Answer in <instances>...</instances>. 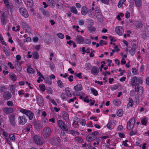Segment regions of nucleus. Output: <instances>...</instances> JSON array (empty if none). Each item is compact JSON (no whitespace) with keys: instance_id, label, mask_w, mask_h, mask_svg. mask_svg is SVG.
Returning <instances> with one entry per match:
<instances>
[{"instance_id":"9d476101","label":"nucleus","mask_w":149,"mask_h":149,"mask_svg":"<svg viewBox=\"0 0 149 149\" xmlns=\"http://www.w3.org/2000/svg\"><path fill=\"white\" fill-rule=\"evenodd\" d=\"M115 31L120 36H121L123 33V30L120 26H118L116 28Z\"/></svg>"},{"instance_id":"ea45409f","label":"nucleus","mask_w":149,"mask_h":149,"mask_svg":"<svg viewBox=\"0 0 149 149\" xmlns=\"http://www.w3.org/2000/svg\"><path fill=\"white\" fill-rule=\"evenodd\" d=\"M120 100L118 99H116L113 101V104L116 106H118L120 104Z\"/></svg>"},{"instance_id":"09e8293b","label":"nucleus","mask_w":149,"mask_h":149,"mask_svg":"<svg viewBox=\"0 0 149 149\" xmlns=\"http://www.w3.org/2000/svg\"><path fill=\"white\" fill-rule=\"evenodd\" d=\"M125 1V0H120L118 6L119 8L121 7L123 5L124 2Z\"/></svg>"},{"instance_id":"412c9836","label":"nucleus","mask_w":149,"mask_h":149,"mask_svg":"<svg viewBox=\"0 0 149 149\" xmlns=\"http://www.w3.org/2000/svg\"><path fill=\"white\" fill-rule=\"evenodd\" d=\"M139 89H140V90H141V93H142L143 92V88L142 87H140L139 84H136L135 86V91L136 92H138Z\"/></svg>"},{"instance_id":"58836bf2","label":"nucleus","mask_w":149,"mask_h":149,"mask_svg":"<svg viewBox=\"0 0 149 149\" xmlns=\"http://www.w3.org/2000/svg\"><path fill=\"white\" fill-rule=\"evenodd\" d=\"M32 129V125H29L25 128L24 129L26 130V131L29 132L30 130H31Z\"/></svg>"},{"instance_id":"79ce46f5","label":"nucleus","mask_w":149,"mask_h":149,"mask_svg":"<svg viewBox=\"0 0 149 149\" xmlns=\"http://www.w3.org/2000/svg\"><path fill=\"white\" fill-rule=\"evenodd\" d=\"M136 5L139 7L141 5V0H134Z\"/></svg>"},{"instance_id":"6e6d98bb","label":"nucleus","mask_w":149,"mask_h":149,"mask_svg":"<svg viewBox=\"0 0 149 149\" xmlns=\"http://www.w3.org/2000/svg\"><path fill=\"white\" fill-rule=\"evenodd\" d=\"M143 26L142 23L141 22H138L136 25V27L137 28H141Z\"/></svg>"},{"instance_id":"5fc2aeb1","label":"nucleus","mask_w":149,"mask_h":149,"mask_svg":"<svg viewBox=\"0 0 149 149\" xmlns=\"http://www.w3.org/2000/svg\"><path fill=\"white\" fill-rule=\"evenodd\" d=\"M57 36L61 39H63L64 38V35L61 33H58L57 34Z\"/></svg>"},{"instance_id":"1a4fd4ad","label":"nucleus","mask_w":149,"mask_h":149,"mask_svg":"<svg viewBox=\"0 0 149 149\" xmlns=\"http://www.w3.org/2000/svg\"><path fill=\"white\" fill-rule=\"evenodd\" d=\"M136 44H133L132 45V47L131 49H129V47H128L127 49V50L129 51L130 53L132 56H133L135 53V51L136 49Z\"/></svg>"},{"instance_id":"f8f14e48","label":"nucleus","mask_w":149,"mask_h":149,"mask_svg":"<svg viewBox=\"0 0 149 149\" xmlns=\"http://www.w3.org/2000/svg\"><path fill=\"white\" fill-rule=\"evenodd\" d=\"M56 6L57 7V8L61 9L63 10L64 9V7L63 6V3L62 1H56Z\"/></svg>"},{"instance_id":"423d86ee","label":"nucleus","mask_w":149,"mask_h":149,"mask_svg":"<svg viewBox=\"0 0 149 149\" xmlns=\"http://www.w3.org/2000/svg\"><path fill=\"white\" fill-rule=\"evenodd\" d=\"M135 122V118L134 117L132 118L127 123V129H130L132 128L134 126Z\"/></svg>"},{"instance_id":"72a5a7b5","label":"nucleus","mask_w":149,"mask_h":149,"mask_svg":"<svg viewBox=\"0 0 149 149\" xmlns=\"http://www.w3.org/2000/svg\"><path fill=\"white\" fill-rule=\"evenodd\" d=\"M5 5L7 8H10L11 6L8 0H6L4 1Z\"/></svg>"},{"instance_id":"5701e85b","label":"nucleus","mask_w":149,"mask_h":149,"mask_svg":"<svg viewBox=\"0 0 149 149\" xmlns=\"http://www.w3.org/2000/svg\"><path fill=\"white\" fill-rule=\"evenodd\" d=\"M88 10L86 7L85 6H83L81 8V14L84 15H86L87 13Z\"/></svg>"},{"instance_id":"4468645a","label":"nucleus","mask_w":149,"mask_h":149,"mask_svg":"<svg viewBox=\"0 0 149 149\" xmlns=\"http://www.w3.org/2000/svg\"><path fill=\"white\" fill-rule=\"evenodd\" d=\"M19 123L20 125H24L26 122L27 120L24 116H19L18 118Z\"/></svg>"},{"instance_id":"ddd939ff","label":"nucleus","mask_w":149,"mask_h":149,"mask_svg":"<svg viewBox=\"0 0 149 149\" xmlns=\"http://www.w3.org/2000/svg\"><path fill=\"white\" fill-rule=\"evenodd\" d=\"M3 111L6 114H9L13 112V109L11 107H5L3 108Z\"/></svg>"},{"instance_id":"a18cd8bd","label":"nucleus","mask_w":149,"mask_h":149,"mask_svg":"<svg viewBox=\"0 0 149 149\" xmlns=\"http://www.w3.org/2000/svg\"><path fill=\"white\" fill-rule=\"evenodd\" d=\"M71 11L74 14H77V11L76 8L75 7H72L70 8Z\"/></svg>"},{"instance_id":"6e6552de","label":"nucleus","mask_w":149,"mask_h":149,"mask_svg":"<svg viewBox=\"0 0 149 149\" xmlns=\"http://www.w3.org/2000/svg\"><path fill=\"white\" fill-rule=\"evenodd\" d=\"M37 101L38 104L40 106H42L44 103V101L42 96L38 95L37 96Z\"/></svg>"},{"instance_id":"13d9d810","label":"nucleus","mask_w":149,"mask_h":149,"mask_svg":"<svg viewBox=\"0 0 149 149\" xmlns=\"http://www.w3.org/2000/svg\"><path fill=\"white\" fill-rule=\"evenodd\" d=\"M91 67V65L90 63H87L85 65V68L87 70L90 69Z\"/></svg>"},{"instance_id":"864d4df0","label":"nucleus","mask_w":149,"mask_h":149,"mask_svg":"<svg viewBox=\"0 0 149 149\" xmlns=\"http://www.w3.org/2000/svg\"><path fill=\"white\" fill-rule=\"evenodd\" d=\"M27 72L28 73L33 74L34 73V72L33 69L31 68H28L27 69Z\"/></svg>"},{"instance_id":"37998d69","label":"nucleus","mask_w":149,"mask_h":149,"mask_svg":"<svg viewBox=\"0 0 149 149\" xmlns=\"http://www.w3.org/2000/svg\"><path fill=\"white\" fill-rule=\"evenodd\" d=\"M147 119L146 118L142 119L141 120V123L143 125H146L147 123Z\"/></svg>"},{"instance_id":"4be33fe9","label":"nucleus","mask_w":149,"mask_h":149,"mask_svg":"<svg viewBox=\"0 0 149 149\" xmlns=\"http://www.w3.org/2000/svg\"><path fill=\"white\" fill-rule=\"evenodd\" d=\"M46 1L48 4L49 6L51 8H53L54 7L55 3H54V0H46Z\"/></svg>"},{"instance_id":"0e129e2a","label":"nucleus","mask_w":149,"mask_h":149,"mask_svg":"<svg viewBox=\"0 0 149 149\" xmlns=\"http://www.w3.org/2000/svg\"><path fill=\"white\" fill-rule=\"evenodd\" d=\"M46 83L51 85L52 84L51 78H47V79L46 80Z\"/></svg>"},{"instance_id":"bf43d9fd","label":"nucleus","mask_w":149,"mask_h":149,"mask_svg":"<svg viewBox=\"0 0 149 149\" xmlns=\"http://www.w3.org/2000/svg\"><path fill=\"white\" fill-rule=\"evenodd\" d=\"M3 135L5 136V139L6 140L9 139V136H8V135L6 132H3Z\"/></svg>"},{"instance_id":"f3484780","label":"nucleus","mask_w":149,"mask_h":149,"mask_svg":"<svg viewBox=\"0 0 149 149\" xmlns=\"http://www.w3.org/2000/svg\"><path fill=\"white\" fill-rule=\"evenodd\" d=\"M62 116L64 120L66 122H68L69 121L68 114L65 111H63L62 112Z\"/></svg>"},{"instance_id":"c03bdc74","label":"nucleus","mask_w":149,"mask_h":149,"mask_svg":"<svg viewBox=\"0 0 149 149\" xmlns=\"http://www.w3.org/2000/svg\"><path fill=\"white\" fill-rule=\"evenodd\" d=\"M91 91L93 93V94L95 96H96L98 95V93L97 91L95 88H91Z\"/></svg>"},{"instance_id":"774afa93","label":"nucleus","mask_w":149,"mask_h":149,"mask_svg":"<svg viewBox=\"0 0 149 149\" xmlns=\"http://www.w3.org/2000/svg\"><path fill=\"white\" fill-rule=\"evenodd\" d=\"M8 64L11 69H14L15 67L14 66H13V64L11 63V62H8Z\"/></svg>"},{"instance_id":"c85d7f7f","label":"nucleus","mask_w":149,"mask_h":149,"mask_svg":"<svg viewBox=\"0 0 149 149\" xmlns=\"http://www.w3.org/2000/svg\"><path fill=\"white\" fill-rule=\"evenodd\" d=\"M33 125L37 130H40L41 128V125L39 123L35 122L33 123Z\"/></svg>"},{"instance_id":"20e7f679","label":"nucleus","mask_w":149,"mask_h":149,"mask_svg":"<svg viewBox=\"0 0 149 149\" xmlns=\"http://www.w3.org/2000/svg\"><path fill=\"white\" fill-rule=\"evenodd\" d=\"M51 132V130L49 127H45L43 130V135L45 138H47L49 136Z\"/></svg>"},{"instance_id":"49530a36","label":"nucleus","mask_w":149,"mask_h":149,"mask_svg":"<svg viewBox=\"0 0 149 149\" xmlns=\"http://www.w3.org/2000/svg\"><path fill=\"white\" fill-rule=\"evenodd\" d=\"M33 58L35 59H38L39 57L38 53L37 52H34L33 54Z\"/></svg>"},{"instance_id":"4c0bfd02","label":"nucleus","mask_w":149,"mask_h":149,"mask_svg":"<svg viewBox=\"0 0 149 149\" xmlns=\"http://www.w3.org/2000/svg\"><path fill=\"white\" fill-rule=\"evenodd\" d=\"M75 140L78 142L81 143L83 141V139L80 137H76L75 138Z\"/></svg>"},{"instance_id":"4d7b16f0","label":"nucleus","mask_w":149,"mask_h":149,"mask_svg":"<svg viewBox=\"0 0 149 149\" xmlns=\"http://www.w3.org/2000/svg\"><path fill=\"white\" fill-rule=\"evenodd\" d=\"M112 91L117 89L118 88V86L116 85H113L110 87Z\"/></svg>"},{"instance_id":"a19ab883","label":"nucleus","mask_w":149,"mask_h":149,"mask_svg":"<svg viewBox=\"0 0 149 149\" xmlns=\"http://www.w3.org/2000/svg\"><path fill=\"white\" fill-rule=\"evenodd\" d=\"M39 87L40 90L43 92H44L45 91L46 89L45 86L43 84H40L39 85Z\"/></svg>"},{"instance_id":"dca6fc26","label":"nucleus","mask_w":149,"mask_h":149,"mask_svg":"<svg viewBox=\"0 0 149 149\" xmlns=\"http://www.w3.org/2000/svg\"><path fill=\"white\" fill-rule=\"evenodd\" d=\"M11 96V93L8 91L5 92L3 95V97L4 99L6 100H8L10 98Z\"/></svg>"},{"instance_id":"338daca9","label":"nucleus","mask_w":149,"mask_h":149,"mask_svg":"<svg viewBox=\"0 0 149 149\" xmlns=\"http://www.w3.org/2000/svg\"><path fill=\"white\" fill-rule=\"evenodd\" d=\"M137 132L136 131H132L130 132V135L131 136L135 135L136 134Z\"/></svg>"},{"instance_id":"c9c22d12","label":"nucleus","mask_w":149,"mask_h":149,"mask_svg":"<svg viewBox=\"0 0 149 149\" xmlns=\"http://www.w3.org/2000/svg\"><path fill=\"white\" fill-rule=\"evenodd\" d=\"M3 50L6 54L7 56H10L12 54L5 47H3Z\"/></svg>"},{"instance_id":"6ab92c4d","label":"nucleus","mask_w":149,"mask_h":149,"mask_svg":"<svg viewBox=\"0 0 149 149\" xmlns=\"http://www.w3.org/2000/svg\"><path fill=\"white\" fill-rule=\"evenodd\" d=\"M96 138V136L92 135V134L88 136L86 138V139L88 141H91L95 139Z\"/></svg>"},{"instance_id":"2f4dec72","label":"nucleus","mask_w":149,"mask_h":149,"mask_svg":"<svg viewBox=\"0 0 149 149\" xmlns=\"http://www.w3.org/2000/svg\"><path fill=\"white\" fill-rule=\"evenodd\" d=\"M11 79L13 81H15L17 79L16 75L13 73H11L9 74Z\"/></svg>"},{"instance_id":"e433bc0d","label":"nucleus","mask_w":149,"mask_h":149,"mask_svg":"<svg viewBox=\"0 0 149 149\" xmlns=\"http://www.w3.org/2000/svg\"><path fill=\"white\" fill-rule=\"evenodd\" d=\"M15 68L17 71H21L22 70V68L21 67L20 65H18V63H16L15 65Z\"/></svg>"},{"instance_id":"7c9ffc66","label":"nucleus","mask_w":149,"mask_h":149,"mask_svg":"<svg viewBox=\"0 0 149 149\" xmlns=\"http://www.w3.org/2000/svg\"><path fill=\"white\" fill-rule=\"evenodd\" d=\"M42 12V14L46 17H49L50 14L48 11L45 9H42L41 10Z\"/></svg>"},{"instance_id":"052dcab7","label":"nucleus","mask_w":149,"mask_h":149,"mask_svg":"<svg viewBox=\"0 0 149 149\" xmlns=\"http://www.w3.org/2000/svg\"><path fill=\"white\" fill-rule=\"evenodd\" d=\"M107 45V43L106 42L104 41L103 40H101L100 42V46H103V45Z\"/></svg>"},{"instance_id":"7ed1b4c3","label":"nucleus","mask_w":149,"mask_h":149,"mask_svg":"<svg viewBox=\"0 0 149 149\" xmlns=\"http://www.w3.org/2000/svg\"><path fill=\"white\" fill-rule=\"evenodd\" d=\"M19 10L20 14L25 18H26L29 17V15L28 11L24 7H20Z\"/></svg>"},{"instance_id":"b1692460","label":"nucleus","mask_w":149,"mask_h":149,"mask_svg":"<svg viewBox=\"0 0 149 149\" xmlns=\"http://www.w3.org/2000/svg\"><path fill=\"white\" fill-rule=\"evenodd\" d=\"M87 14L91 18H93L95 16V14L94 13V11L91 10H88Z\"/></svg>"},{"instance_id":"473e14b6","label":"nucleus","mask_w":149,"mask_h":149,"mask_svg":"<svg viewBox=\"0 0 149 149\" xmlns=\"http://www.w3.org/2000/svg\"><path fill=\"white\" fill-rule=\"evenodd\" d=\"M129 102L127 106V107H129L130 106L132 107L133 105V99L131 98H129Z\"/></svg>"},{"instance_id":"aec40b11","label":"nucleus","mask_w":149,"mask_h":149,"mask_svg":"<svg viewBox=\"0 0 149 149\" xmlns=\"http://www.w3.org/2000/svg\"><path fill=\"white\" fill-rule=\"evenodd\" d=\"M96 15L97 19L100 22H102L103 21V16L102 13H97Z\"/></svg>"},{"instance_id":"f03ea898","label":"nucleus","mask_w":149,"mask_h":149,"mask_svg":"<svg viewBox=\"0 0 149 149\" xmlns=\"http://www.w3.org/2000/svg\"><path fill=\"white\" fill-rule=\"evenodd\" d=\"M58 124L59 127L63 131L68 132V129L67 126L62 120H59L58 121Z\"/></svg>"},{"instance_id":"cd10ccee","label":"nucleus","mask_w":149,"mask_h":149,"mask_svg":"<svg viewBox=\"0 0 149 149\" xmlns=\"http://www.w3.org/2000/svg\"><path fill=\"white\" fill-rule=\"evenodd\" d=\"M76 120H77L83 126H85L86 124V121L83 119H80L78 118L77 117H76Z\"/></svg>"},{"instance_id":"69168bd1","label":"nucleus","mask_w":149,"mask_h":149,"mask_svg":"<svg viewBox=\"0 0 149 149\" xmlns=\"http://www.w3.org/2000/svg\"><path fill=\"white\" fill-rule=\"evenodd\" d=\"M16 59L17 60L16 63H18V62L21 59V57L19 55H18L16 56Z\"/></svg>"},{"instance_id":"de8ad7c7","label":"nucleus","mask_w":149,"mask_h":149,"mask_svg":"<svg viewBox=\"0 0 149 149\" xmlns=\"http://www.w3.org/2000/svg\"><path fill=\"white\" fill-rule=\"evenodd\" d=\"M95 14L96 15L97 13H101V10L97 6L95 7Z\"/></svg>"},{"instance_id":"f257e3e1","label":"nucleus","mask_w":149,"mask_h":149,"mask_svg":"<svg viewBox=\"0 0 149 149\" xmlns=\"http://www.w3.org/2000/svg\"><path fill=\"white\" fill-rule=\"evenodd\" d=\"M20 111L22 113L25 114L28 117L29 120H31L32 119L33 117V113L32 112L24 109H21Z\"/></svg>"},{"instance_id":"3c124183","label":"nucleus","mask_w":149,"mask_h":149,"mask_svg":"<svg viewBox=\"0 0 149 149\" xmlns=\"http://www.w3.org/2000/svg\"><path fill=\"white\" fill-rule=\"evenodd\" d=\"M9 137L10 140H12L13 141L15 140V137L13 134H10L9 135Z\"/></svg>"},{"instance_id":"a211bd4d","label":"nucleus","mask_w":149,"mask_h":149,"mask_svg":"<svg viewBox=\"0 0 149 149\" xmlns=\"http://www.w3.org/2000/svg\"><path fill=\"white\" fill-rule=\"evenodd\" d=\"M84 40V38L81 36H77L76 37V40L77 42L80 44Z\"/></svg>"},{"instance_id":"8fccbe9b","label":"nucleus","mask_w":149,"mask_h":149,"mask_svg":"<svg viewBox=\"0 0 149 149\" xmlns=\"http://www.w3.org/2000/svg\"><path fill=\"white\" fill-rule=\"evenodd\" d=\"M57 83L58 86L61 88L63 87V85L62 81L60 80H58L57 81Z\"/></svg>"},{"instance_id":"c756f323","label":"nucleus","mask_w":149,"mask_h":149,"mask_svg":"<svg viewBox=\"0 0 149 149\" xmlns=\"http://www.w3.org/2000/svg\"><path fill=\"white\" fill-rule=\"evenodd\" d=\"M141 37L143 39H145L147 37L149 36L148 34H147L146 31L145 30L143 31L141 34Z\"/></svg>"},{"instance_id":"603ef678","label":"nucleus","mask_w":149,"mask_h":149,"mask_svg":"<svg viewBox=\"0 0 149 149\" xmlns=\"http://www.w3.org/2000/svg\"><path fill=\"white\" fill-rule=\"evenodd\" d=\"M123 111L122 110L120 109L118 110L117 112V115L119 117L122 116L123 115Z\"/></svg>"},{"instance_id":"680f3d73","label":"nucleus","mask_w":149,"mask_h":149,"mask_svg":"<svg viewBox=\"0 0 149 149\" xmlns=\"http://www.w3.org/2000/svg\"><path fill=\"white\" fill-rule=\"evenodd\" d=\"M137 80V79L136 77H133L131 81V83H135Z\"/></svg>"},{"instance_id":"39448f33","label":"nucleus","mask_w":149,"mask_h":149,"mask_svg":"<svg viewBox=\"0 0 149 149\" xmlns=\"http://www.w3.org/2000/svg\"><path fill=\"white\" fill-rule=\"evenodd\" d=\"M33 139L35 143L38 145H41L43 143V141L41 139V137L39 136H35L33 137Z\"/></svg>"},{"instance_id":"393cba45","label":"nucleus","mask_w":149,"mask_h":149,"mask_svg":"<svg viewBox=\"0 0 149 149\" xmlns=\"http://www.w3.org/2000/svg\"><path fill=\"white\" fill-rule=\"evenodd\" d=\"M22 28L24 30H28L29 31L30 29L29 26L27 24L24 22H22Z\"/></svg>"},{"instance_id":"2eb2a0df","label":"nucleus","mask_w":149,"mask_h":149,"mask_svg":"<svg viewBox=\"0 0 149 149\" xmlns=\"http://www.w3.org/2000/svg\"><path fill=\"white\" fill-rule=\"evenodd\" d=\"M91 73L95 75H97L99 72V70L98 67L96 66H93L91 70Z\"/></svg>"},{"instance_id":"0eeeda50","label":"nucleus","mask_w":149,"mask_h":149,"mask_svg":"<svg viewBox=\"0 0 149 149\" xmlns=\"http://www.w3.org/2000/svg\"><path fill=\"white\" fill-rule=\"evenodd\" d=\"M15 116V115L13 114L9 115V116L10 124L13 127H14L16 124Z\"/></svg>"},{"instance_id":"f704fd0d","label":"nucleus","mask_w":149,"mask_h":149,"mask_svg":"<svg viewBox=\"0 0 149 149\" xmlns=\"http://www.w3.org/2000/svg\"><path fill=\"white\" fill-rule=\"evenodd\" d=\"M70 89L69 88L67 87L65 89V91L67 93V95L69 97H70L72 96V95L70 93Z\"/></svg>"},{"instance_id":"9b49d317","label":"nucleus","mask_w":149,"mask_h":149,"mask_svg":"<svg viewBox=\"0 0 149 149\" xmlns=\"http://www.w3.org/2000/svg\"><path fill=\"white\" fill-rule=\"evenodd\" d=\"M5 13L4 12L1 15V24L3 25H5L6 23V17L5 15Z\"/></svg>"},{"instance_id":"a878e982","label":"nucleus","mask_w":149,"mask_h":149,"mask_svg":"<svg viewBox=\"0 0 149 149\" xmlns=\"http://www.w3.org/2000/svg\"><path fill=\"white\" fill-rule=\"evenodd\" d=\"M74 88L76 91H80L82 89V86L81 84H77L74 86Z\"/></svg>"},{"instance_id":"e2e57ef3","label":"nucleus","mask_w":149,"mask_h":149,"mask_svg":"<svg viewBox=\"0 0 149 149\" xmlns=\"http://www.w3.org/2000/svg\"><path fill=\"white\" fill-rule=\"evenodd\" d=\"M7 104L9 107H11L13 105V102L12 101H8L7 102Z\"/></svg>"},{"instance_id":"bb28decb","label":"nucleus","mask_w":149,"mask_h":149,"mask_svg":"<svg viewBox=\"0 0 149 149\" xmlns=\"http://www.w3.org/2000/svg\"><path fill=\"white\" fill-rule=\"evenodd\" d=\"M27 2V7L32 8L33 6L34 3L32 0H28Z\"/></svg>"}]
</instances>
